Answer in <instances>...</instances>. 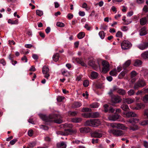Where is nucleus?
<instances>
[{
  "instance_id": "nucleus-1",
  "label": "nucleus",
  "mask_w": 148,
  "mask_h": 148,
  "mask_svg": "<svg viewBox=\"0 0 148 148\" xmlns=\"http://www.w3.org/2000/svg\"><path fill=\"white\" fill-rule=\"evenodd\" d=\"M100 123V121L98 119H90L87 121L85 122V125L86 126L96 127L98 126Z\"/></svg>"
},
{
  "instance_id": "nucleus-2",
  "label": "nucleus",
  "mask_w": 148,
  "mask_h": 148,
  "mask_svg": "<svg viewBox=\"0 0 148 148\" xmlns=\"http://www.w3.org/2000/svg\"><path fill=\"white\" fill-rule=\"evenodd\" d=\"M100 63V60H90L88 64L92 68L96 70H97L99 68V64Z\"/></svg>"
},
{
  "instance_id": "nucleus-3",
  "label": "nucleus",
  "mask_w": 148,
  "mask_h": 148,
  "mask_svg": "<svg viewBox=\"0 0 148 148\" xmlns=\"http://www.w3.org/2000/svg\"><path fill=\"white\" fill-rule=\"evenodd\" d=\"M77 130L76 129H67L65 130L64 132H58V134L64 136H67L69 135H71L76 134Z\"/></svg>"
},
{
  "instance_id": "nucleus-4",
  "label": "nucleus",
  "mask_w": 148,
  "mask_h": 148,
  "mask_svg": "<svg viewBox=\"0 0 148 148\" xmlns=\"http://www.w3.org/2000/svg\"><path fill=\"white\" fill-rule=\"evenodd\" d=\"M41 119L43 121L46 122H50L52 121V119L55 118L57 116L56 114H52L47 116L45 115L41 114L40 115Z\"/></svg>"
},
{
  "instance_id": "nucleus-5",
  "label": "nucleus",
  "mask_w": 148,
  "mask_h": 148,
  "mask_svg": "<svg viewBox=\"0 0 148 148\" xmlns=\"http://www.w3.org/2000/svg\"><path fill=\"white\" fill-rule=\"evenodd\" d=\"M101 63L103 66L102 72L103 73H106L110 70V64L106 61H102L100 60V63Z\"/></svg>"
},
{
  "instance_id": "nucleus-6",
  "label": "nucleus",
  "mask_w": 148,
  "mask_h": 148,
  "mask_svg": "<svg viewBox=\"0 0 148 148\" xmlns=\"http://www.w3.org/2000/svg\"><path fill=\"white\" fill-rule=\"evenodd\" d=\"M108 132L110 134L116 136H120L124 134L123 131L117 129H110L108 130Z\"/></svg>"
},
{
  "instance_id": "nucleus-7",
  "label": "nucleus",
  "mask_w": 148,
  "mask_h": 148,
  "mask_svg": "<svg viewBox=\"0 0 148 148\" xmlns=\"http://www.w3.org/2000/svg\"><path fill=\"white\" fill-rule=\"evenodd\" d=\"M121 47L122 49L125 50L130 49L132 46L130 42L127 40L123 41L121 43Z\"/></svg>"
},
{
  "instance_id": "nucleus-8",
  "label": "nucleus",
  "mask_w": 148,
  "mask_h": 148,
  "mask_svg": "<svg viewBox=\"0 0 148 148\" xmlns=\"http://www.w3.org/2000/svg\"><path fill=\"white\" fill-rule=\"evenodd\" d=\"M146 85L145 81L143 80H139L136 83L134 87V88L137 89L139 87H141Z\"/></svg>"
},
{
  "instance_id": "nucleus-9",
  "label": "nucleus",
  "mask_w": 148,
  "mask_h": 148,
  "mask_svg": "<svg viewBox=\"0 0 148 148\" xmlns=\"http://www.w3.org/2000/svg\"><path fill=\"white\" fill-rule=\"evenodd\" d=\"M121 117V116L118 114H115L114 115H112L109 116L108 117V119L110 121H122L123 120V119L122 120H119V119Z\"/></svg>"
},
{
  "instance_id": "nucleus-10",
  "label": "nucleus",
  "mask_w": 148,
  "mask_h": 148,
  "mask_svg": "<svg viewBox=\"0 0 148 148\" xmlns=\"http://www.w3.org/2000/svg\"><path fill=\"white\" fill-rule=\"evenodd\" d=\"M137 47L140 50H145L148 48V41L143 42L137 45Z\"/></svg>"
},
{
  "instance_id": "nucleus-11",
  "label": "nucleus",
  "mask_w": 148,
  "mask_h": 148,
  "mask_svg": "<svg viewBox=\"0 0 148 148\" xmlns=\"http://www.w3.org/2000/svg\"><path fill=\"white\" fill-rule=\"evenodd\" d=\"M112 102L114 103H119L121 101V97L118 95L114 96L112 98Z\"/></svg>"
},
{
  "instance_id": "nucleus-12",
  "label": "nucleus",
  "mask_w": 148,
  "mask_h": 148,
  "mask_svg": "<svg viewBox=\"0 0 148 148\" xmlns=\"http://www.w3.org/2000/svg\"><path fill=\"white\" fill-rule=\"evenodd\" d=\"M113 90H116L117 92L121 95H124L126 94L125 91L122 89H119L117 88L116 86L113 87Z\"/></svg>"
},
{
  "instance_id": "nucleus-13",
  "label": "nucleus",
  "mask_w": 148,
  "mask_h": 148,
  "mask_svg": "<svg viewBox=\"0 0 148 148\" xmlns=\"http://www.w3.org/2000/svg\"><path fill=\"white\" fill-rule=\"evenodd\" d=\"M145 107V105L144 104L140 103L136 104V107H134L132 106H130V108L133 110H138L141 108H143Z\"/></svg>"
},
{
  "instance_id": "nucleus-14",
  "label": "nucleus",
  "mask_w": 148,
  "mask_h": 148,
  "mask_svg": "<svg viewBox=\"0 0 148 148\" xmlns=\"http://www.w3.org/2000/svg\"><path fill=\"white\" fill-rule=\"evenodd\" d=\"M79 130L80 132L83 133H87L90 131V129L88 127H82L79 129Z\"/></svg>"
},
{
  "instance_id": "nucleus-15",
  "label": "nucleus",
  "mask_w": 148,
  "mask_h": 148,
  "mask_svg": "<svg viewBox=\"0 0 148 148\" xmlns=\"http://www.w3.org/2000/svg\"><path fill=\"white\" fill-rule=\"evenodd\" d=\"M124 114L125 115L126 117L129 118L131 117H134L136 116L137 115L135 113L132 112H128L127 113H124Z\"/></svg>"
},
{
  "instance_id": "nucleus-16",
  "label": "nucleus",
  "mask_w": 148,
  "mask_h": 148,
  "mask_svg": "<svg viewBox=\"0 0 148 148\" xmlns=\"http://www.w3.org/2000/svg\"><path fill=\"white\" fill-rule=\"evenodd\" d=\"M99 74L97 72L95 71L92 72L90 74V78L91 79H95L97 78Z\"/></svg>"
},
{
  "instance_id": "nucleus-17",
  "label": "nucleus",
  "mask_w": 148,
  "mask_h": 148,
  "mask_svg": "<svg viewBox=\"0 0 148 148\" xmlns=\"http://www.w3.org/2000/svg\"><path fill=\"white\" fill-rule=\"evenodd\" d=\"M123 101L124 102L127 103L128 104L132 103L135 101L134 98H128L127 99H123Z\"/></svg>"
},
{
  "instance_id": "nucleus-18",
  "label": "nucleus",
  "mask_w": 148,
  "mask_h": 148,
  "mask_svg": "<svg viewBox=\"0 0 148 148\" xmlns=\"http://www.w3.org/2000/svg\"><path fill=\"white\" fill-rule=\"evenodd\" d=\"M148 21L145 17H143L140 20V23L141 25H144L148 23Z\"/></svg>"
},
{
  "instance_id": "nucleus-19",
  "label": "nucleus",
  "mask_w": 148,
  "mask_h": 148,
  "mask_svg": "<svg viewBox=\"0 0 148 148\" xmlns=\"http://www.w3.org/2000/svg\"><path fill=\"white\" fill-rule=\"evenodd\" d=\"M142 58L144 59H148V50H147L141 54Z\"/></svg>"
},
{
  "instance_id": "nucleus-20",
  "label": "nucleus",
  "mask_w": 148,
  "mask_h": 148,
  "mask_svg": "<svg viewBox=\"0 0 148 148\" xmlns=\"http://www.w3.org/2000/svg\"><path fill=\"white\" fill-rule=\"evenodd\" d=\"M147 34L146 28L144 27H143L140 30V35L141 36L145 35Z\"/></svg>"
},
{
  "instance_id": "nucleus-21",
  "label": "nucleus",
  "mask_w": 148,
  "mask_h": 148,
  "mask_svg": "<svg viewBox=\"0 0 148 148\" xmlns=\"http://www.w3.org/2000/svg\"><path fill=\"white\" fill-rule=\"evenodd\" d=\"M76 61L77 63L81 64L82 66L85 67L86 66V64L83 62L82 58H76Z\"/></svg>"
},
{
  "instance_id": "nucleus-22",
  "label": "nucleus",
  "mask_w": 148,
  "mask_h": 148,
  "mask_svg": "<svg viewBox=\"0 0 148 148\" xmlns=\"http://www.w3.org/2000/svg\"><path fill=\"white\" fill-rule=\"evenodd\" d=\"M57 146L58 148H66V145L65 143L62 142L57 143Z\"/></svg>"
},
{
  "instance_id": "nucleus-23",
  "label": "nucleus",
  "mask_w": 148,
  "mask_h": 148,
  "mask_svg": "<svg viewBox=\"0 0 148 148\" xmlns=\"http://www.w3.org/2000/svg\"><path fill=\"white\" fill-rule=\"evenodd\" d=\"M127 127L125 126L123 124H120L118 123L117 128L123 130H126L127 129Z\"/></svg>"
},
{
  "instance_id": "nucleus-24",
  "label": "nucleus",
  "mask_w": 148,
  "mask_h": 148,
  "mask_svg": "<svg viewBox=\"0 0 148 148\" xmlns=\"http://www.w3.org/2000/svg\"><path fill=\"white\" fill-rule=\"evenodd\" d=\"M60 57L59 54L58 53H55L53 56L52 58L53 60L55 62L58 61Z\"/></svg>"
},
{
  "instance_id": "nucleus-25",
  "label": "nucleus",
  "mask_w": 148,
  "mask_h": 148,
  "mask_svg": "<svg viewBox=\"0 0 148 148\" xmlns=\"http://www.w3.org/2000/svg\"><path fill=\"white\" fill-rule=\"evenodd\" d=\"M82 119L79 118H72L71 119V121L74 123H79L81 121Z\"/></svg>"
},
{
  "instance_id": "nucleus-26",
  "label": "nucleus",
  "mask_w": 148,
  "mask_h": 148,
  "mask_svg": "<svg viewBox=\"0 0 148 148\" xmlns=\"http://www.w3.org/2000/svg\"><path fill=\"white\" fill-rule=\"evenodd\" d=\"M139 120L136 118H131L129 120V122L132 124L134 123H136L138 122Z\"/></svg>"
},
{
  "instance_id": "nucleus-27",
  "label": "nucleus",
  "mask_w": 148,
  "mask_h": 148,
  "mask_svg": "<svg viewBox=\"0 0 148 148\" xmlns=\"http://www.w3.org/2000/svg\"><path fill=\"white\" fill-rule=\"evenodd\" d=\"M91 136L92 137L97 138H100L102 136L101 134L96 132L92 133Z\"/></svg>"
},
{
  "instance_id": "nucleus-28",
  "label": "nucleus",
  "mask_w": 148,
  "mask_h": 148,
  "mask_svg": "<svg viewBox=\"0 0 148 148\" xmlns=\"http://www.w3.org/2000/svg\"><path fill=\"white\" fill-rule=\"evenodd\" d=\"M91 118H95L99 117L100 114L98 112H91Z\"/></svg>"
},
{
  "instance_id": "nucleus-29",
  "label": "nucleus",
  "mask_w": 148,
  "mask_h": 148,
  "mask_svg": "<svg viewBox=\"0 0 148 148\" xmlns=\"http://www.w3.org/2000/svg\"><path fill=\"white\" fill-rule=\"evenodd\" d=\"M142 63V62L141 60H137L135 61L134 65L136 66H139L141 65Z\"/></svg>"
},
{
  "instance_id": "nucleus-30",
  "label": "nucleus",
  "mask_w": 148,
  "mask_h": 148,
  "mask_svg": "<svg viewBox=\"0 0 148 148\" xmlns=\"http://www.w3.org/2000/svg\"><path fill=\"white\" fill-rule=\"evenodd\" d=\"M131 61L129 60L126 61L123 65V67L124 69L128 66L131 64Z\"/></svg>"
},
{
  "instance_id": "nucleus-31",
  "label": "nucleus",
  "mask_w": 148,
  "mask_h": 148,
  "mask_svg": "<svg viewBox=\"0 0 148 148\" xmlns=\"http://www.w3.org/2000/svg\"><path fill=\"white\" fill-rule=\"evenodd\" d=\"M62 73L63 75L66 76L70 75L69 72L64 69H62Z\"/></svg>"
},
{
  "instance_id": "nucleus-32",
  "label": "nucleus",
  "mask_w": 148,
  "mask_h": 148,
  "mask_svg": "<svg viewBox=\"0 0 148 148\" xmlns=\"http://www.w3.org/2000/svg\"><path fill=\"white\" fill-rule=\"evenodd\" d=\"M78 113V112L77 111H70L68 112V114L69 116H75Z\"/></svg>"
},
{
  "instance_id": "nucleus-33",
  "label": "nucleus",
  "mask_w": 148,
  "mask_h": 148,
  "mask_svg": "<svg viewBox=\"0 0 148 148\" xmlns=\"http://www.w3.org/2000/svg\"><path fill=\"white\" fill-rule=\"evenodd\" d=\"M121 108L125 111H127L129 109L128 106L125 104H123L121 105Z\"/></svg>"
},
{
  "instance_id": "nucleus-34",
  "label": "nucleus",
  "mask_w": 148,
  "mask_h": 148,
  "mask_svg": "<svg viewBox=\"0 0 148 148\" xmlns=\"http://www.w3.org/2000/svg\"><path fill=\"white\" fill-rule=\"evenodd\" d=\"M99 103L97 102H95L90 105V107L92 108H97L99 107Z\"/></svg>"
},
{
  "instance_id": "nucleus-35",
  "label": "nucleus",
  "mask_w": 148,
  "mask_h": 148,
  "mask_svg": "<svg viewBox=\"0 0 148 148\" xmlns=\"http://www.w3.org/2000/svg\"><path fill=\"white\" fill-rule=\"evenodd\" d=\"M127 72L126 70H125L121 72L119 75V79H121L127 73Z\"/></svg>"
},
{
  "instance_id": "nucleus-36",
  "label": "nucleus",
  "mask_w": 148,
  "mask_h": 148,
  "mask_svg": "<svg viewBox=\"0 0 148 148\" xmlns=\"http://www.w3.org/2000/svg\"><path fill=\"white\" fill-rule=\"evenodd\" d=\"M9 23L11 24H17L18 23V19L15 21H13L10 19H9L8 21Z\"/></svg>"
},
{
  "instance_id": "nucleus-37",
  "label": "nucleus",
  "mask_w": 148,
  "mask_h": 148,
  "mask_svg": "<svg viewBox=\"0 0 148 148\" xmlns=\"http://www.w3.org/2000/svg\"><path fill=\"white\" fill-rule=\"evenodd\" d=\"M85 36V33L83 32L79 33L77 35V37L79 39H81L83 38Z\"/></svg>"
},
{
  "instance_id": "nucleus-38",
  "label": "nucleus",
  "mask_w": 148,
  "mask_h": 148,
  "mask_svg": "<svg viewBox=\"0 0 148 148\" xmlns=\"http://www.w3.org/2000/svg\"><path fill=\"white\" fill-rule=\"evenodd\" d=\"M82 105V104L80 102H75L73 104V107L74 108H78L80 107Z\"/></svg>"
},
{
  "instance_id": "nucleus-39",
  "label": "nucleus",
  "mask_w": 148,
  "mask_h": 148,
  "mask_svg": "<svg viewBox=\"0 0 148 148\" xmlns=\"http://www.w3.org/2000/svg\"><path fill=\"white\" fill-rule=\"evenodd\" d=\"M110 74L112 76H116L117 75V72L116 69H114L110 72Z\"/></svg>"
},
{
  "instance_id": "nucleus-40",
  "label": "nucleus",
  "mask_w": 148,
  "mask_h": 148,
  "mask_svg": "<svg viewBox=\"0 0 148 148\" xmlns=\"http://www.w3.org/2000/svg\"><path fill=\"white\" fill-rule=\"evenodd\" d=\"M49 71V69L48 67L46 66H44L42 69V72L43 74H46L48 73Z\"/></svg>"
},
{
  "instance_id": "nucleus-41",
  "label": "nucleus",
  "mask_w": 148,
  "mask_h": 148,
  "mask_svg": "<svg viewBox=\"0 0 148 148\" xmlns=\"http://www.w3.org/2000/svg\"><path fill=\"white\" fill-rule=\"evenodd\" d=\"M138 127L135 125H134L130 127V130H132L133 131H135L138 130Z\"/></svg>"
},
{
  "instance_id": "nucleus-42",
  "label": "nucleus",
  "mask_w": 148,
  "mask_h": 148,
  "mask_svg": "<svg viewBox=\"0 0 148 148\" xmlns=\"http://www.w3.org/2000/svg\"><path fill=\"white\" fill-rule=\"evenodd\" d=\"M99 35L101 38L103 39L105 36V34L103 31H101L99 32Z\"/></svg>"
},
{
  "instance_id": "nucleus-43",
  "label": "nucleus",
  "mask_w": 148,
  "mask_h": 148,
  "mask_svg": "<svg viewBox=\"0 0 148 148\" xmlns=\"http://www.w3.org/2000/svg\"><path fill=\"white\" fill-rule=\"evenodd\" d=\"M135 93L134 90L132 89H130L127 92L128 95L129 96L133 95H134Z\"/></svg>"
},
{
  "instance_id": "nucleus-44",
  "label": "nucleus",
  "mask_w": 148,
  "mask_h": 148,
  "mask_svg": "<svg viewBox=\"0 0 148 148\" xmlns=\"http://www.w3.org/2000/svg\"><path fill=\"white\" fill-rule=\"evenodd\" d=\"M36 14L40 16H42L43 14V11L39 10H37L36 11Z\"/></svg>"
},
{
  "instance_id": "nucleus-45",
  "label": "nucleus",
  "mask_w": 148,
  "mask_h": 148,
  "mask_svg": "<svg viewBox=\"0 0 148 148\" xmlns=\"http://www.w3.org/2000/svg\"><path fill=\"white\" fill-rule=\"evenodd\" d=\"M62 125L63 126V127L64 128L68 127L69 128H71L73 127L72 125V124L66 123L62 124Z\"/></svg>"
},
{
  "instance_id": "nucleus-46",
  "label": "nucleus",
  "mask_w": 148,
  "mask_h": 148,
  "mask_svg": "<svg viewBox=\"0 0 148 148\" xmlns=\"http://www.w3.org/2000/svg\"><path fill=\"white\" fill-rule=\"evenodd\" d=\"M91 111V109L87 108H83L82 109V112H90Z\"/></svg>"
},
{
  "instance_id": "nucleus-47",
  "label": "nucleus",
  "mask_w": 148,
  "mask_h": 148,
  "mask_svg": "<svg viewBox=\"0 0 148 148\" xmlns=\"http://www.w3.org/2000/svg\"><path fill=\"white\" fill-rule=\"evenodd\" d=\"M132 22V20L131 19H127L125 21L124 24L125 25H128L131 23Z\"/></svg>"
},
{
  "instance_id": "nucleus-48",
  "label": "nucleus",
  "mask_w": 148,
  "mask_h": 148,
  "mask_svg": "<svg viewBox=\"0 0 148 148\" xmlns=\"http://www.w3.org/2000/svg\"><path fill=\"white\" fill-rule=\"evenodd\" d=\"M36 145V143L35 142H32V143H29L28 145V146L29 147L32 148L34 147Z\"/></svg>"
},
{
  "instance_id": "nucleus-49",
  "label": "nucleus",
  "mask_w": 148,
  "mask_h": 148,
  "mask_svg": "<svg viewBox=\"0 0 148 148\" xmlns=\"http://www.w3.org/2000/svg\"><path fill=\"white\" fill-rule=\"evenodd\" d=\"M116 36L119 38H121L123 36L122 33L120 31H118L116 34Z\"/></svg>"
},
{
  "instance_id": "nucleus-50",
  "label": "nucleus",
  "mask_w": 148,
  "mask_h": 148,
  "mask_svg": "<svg viewBox=\"0 0 148 148\" xmlns=\"http://www.w3.org/2000/svg\"><path fill=\"white\" fill-rule=\"evenodd\" d=\"M84 117L86 118H91V113H84L83 115Z\"/></svg>"
},
{
  "instance_id": "nucleus-51",
  "label": "nucleus",
  "mask_w": 148,
  "mask_h": 148,
  "mask_svg": "<svg viewBox=\"0 0 148 148\" xmlns=\"http://www.w3.org/2000/svg\"><path fill=\"white\" fill-rule=\"evenodd\" d=\"M143 100L145 102H148V95H146L143 98Z\"/></svg>"
},
{
  "instance_id": "nucleus-52",
  "label": "nucleus",
  "mask_w": 148,
  "mask_h": 148,
  "mask_svg": "<svg viewBox=\"0 0 148 148\" xmlns=\"http://www.w3.org/2000/svg\"><path fill=\"white\" fill-rule=\"evenodd\" d=\"M89 84V82L87 80H85L83 82V85L85 87H87Z\"/></svg>"
},
{
  "instance_id": "nucleus-53",
  "label": "nucleus",
  "mask_w": 148,
  "mask_h": 148,
  "mask_svg": "<svg viewBox=\"0 0 148 148\" xmlns=\"http://www.w3.org/2000/svg\"><path fill=\"white\" fill-rule=\"evenodd\" d=\"M131 77L132 78H133L134 77L137 75V73H136V72L134 71H132L131 72Z\"/></svg>"
},
{
  "instance_id": "nucleus-54",
  "label": "nucleus",
  "mask_w": 148,
  "mask_h": 148,
  "mask_svg": "<svg viewBox=\"0 0 148 148\" xmlns=\"http://www.w3.org/2000/svg\"><path fill=\"white\" fill-rule=\"evenodd\" d=\"M118 123H113L110 124V126L112 128H117Z\"/></svg>"
},
{
  "instance_id": "nucleus-55",
  "label": "nucleus",
  "mask_w": 148,
  "mask_h": 148,
  "mask_svg": "<svg viewBox=\"0 0 148 148\" xmlns=\"http://www.w3.org/2000/svg\"><path fill=\"white\" fill-rule=\"evenodd\" d=\"M141 125H144L148 124V121H144L139 123Z\"/></svg>"
},
{
  "instance_id": "nucleus-56",
  "label": "nucleus",
  "mask_w": 148,
  "mask_h": 148,
  "mask_svg": "<svg viewBox=\"0 0 148 148\" xmlns=\"http://www.w3.org/2000/svg\"><path fill=\"white\" fill-rule=\"evenodd\" d=\"M104 112H108L109 111L108 106L107 104H105L103 106Z\"/></svg>"
},
{
  "instance_id": "nucleus-57",
  "label": "nucleus",
  "mask_w": 148,
  "mask_h": 148,
  "mask_svg": "<svg viewBox=\"0 0 148 148\" xmlns=\"http://www.w3.org/2000/svg\"><path fill=\"white\" fill-rule=\"evenodd\" d=\"M64 98V97H61L59 96L58 97L57 99L58 102H60L63 100Z\"/></svg>"
},
{
  "instance_id": "nucleus-58",
  "label": "nucleus",
  "mask_w": 148,
  "mask_h": 148,
  "mask_svg": "<svg viewBox=\"0 0 148 148\" xmlns=\"http://www.w3.org/2000/svg\"><path fill=\"white\" fill-rule=\"evenodd\" d=\"M56 25L60 27H63L64 26V24L63 23L60 22H58L56 23Z\"/></svg>"
},
{
  "instance_id": "nucleus-59",
  "label": "nucleus",
  "mask_w": 148,
  "mask_h": 148,
  "mask_svg": "<svg viewBox=\"0 0 148 148\" xmlns=\"http://www.w3.org/2000/svg\"><path fill=\"white\" fill-rule=\"evenodd\" d=\"M121 29L122 31L125 32L128 30V28L127 26H123L121 27Z\"/></svg>"
},
{
  "instance_id": "nucleus-60",
  "label": "nucleus",
  "mask_w": 148,
  "mask_h": 148,
  "mask_svg": "<svg viewBox=\"0 0 148 148\" xmlns=\"http://www.w3.org/2000/svg\"><path fill=\"white\" fill-rule=\"evenodd\" d=\"M143 10L145 12H148V6L145 5L143 8Z\"/></svg>"
},
{
  "instance_id": "nucleus-61",
  "label": "nucleus",
  "mask_w": 148,
  "mask_h": 148,
  "mask_svg": "<svg viewBox=\"0 0 148 148\" xmlns=\"http://www.w3.org/2000/svg\"><path fill=\"white\" fill-rule=\"evenodd\" d=\"M40 128L44 130H47L48 129V127L47 126L44 125H41Z\"/></svg>"
},
{
  "instance_id": "nucleus-62",
  "label": "nucleus",
  "mask_w": 148,
  "mask_h": 148,
  "mask_svg": "<svg viewBox=\"0 0 148 148\" xmlns=\"http://www.w3.org/2000/svg\"><path fill=\"white\" fill-rule=\"evenodd\" d=\"M78 14L79 16H84L85 15V12L83 11H79Z\"/></svg>"
},
{
  "instance_id": "nucleus-63",
  "label": "nucleus",
  "mask_w": 148,
  "mask_h": 148,
  "mask_svg": "<svg viewBox=\"0 0 148 148\" xmlns=\"http://www.w3.org/2000/svg\"><path fill=\"white\" fill-rule=\"evenodd\" d=\"M54 122L58 123H60L62 122V121L61 119H56L54 120Z\"/></svg>"
},
{
  "instance_id": "nucleus-64",
  "label": "nucleus",
  "mask_w": 148,
  "mask_h": 148,
  "mask_svg": "<svg viewBox=\"0 0 148 148\" xmlns=\"http://www.w3.org/2000/svg\"><path fill=\"white\" fill-rule=\"evenodd\" d=\"M143 144L145 148H148V142H147L145 141H143Z\"/></svg>"
}]
</instances>
